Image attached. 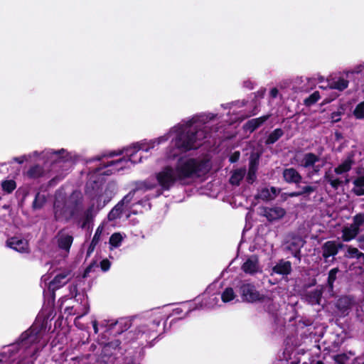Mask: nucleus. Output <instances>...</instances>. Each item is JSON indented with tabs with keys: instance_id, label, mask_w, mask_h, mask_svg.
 Segmentation results:
<instances>
[{
	"instance_id": "45",
	"label": "nucleus",
	"mask_w": 364,
	"mask_h": 364,
	"mask_svg": "<svg viewBox=\"0 0 364 364\" xmlns=\"http://www.w3.org/2000/svg\"><path fill=\"white\" fill-rule=\"evenodd\" d=\"M342 239L345 242H349L356 237L354 235L351 228L346 227L342 230Z\"/></svg>"
},
{
	"instance_id": "9",
	"label": "nucleus",
	"mask_w": 364,
	"mask_h": 364,
	"mask_svg": "<svg viewBox=\"0 0 364 364\" xmlns=\"http://www.w3.org/2000/svg\"><path fill=\"white\" fill-rule=\"evenodd\" d=\"M261 209L262 215L265 217L269 223L279 220L287 214L286 210L279 206L262 207Z\"/></svg>"
},
{
	"instance_id": "23",
	"label": "nucleus",
	"mask_w": 364,
	"mask_h": 364,
	"mask_svg": "<svg viewBox=\"0 0 364 364\" xmlns=\"http://www.w3.org/2000/svg\"><path fill=\"white\" fill-rule=\"evenodd\" d=\"M39 333L38 331H36V329L32 327L28 330L24 331L20 336V340L21 343H25L26 344H30L36 342L38 338V334Z\"/></svg>"
},
{
	"instance_id": "62",
	"label": "nucleus",
	"mask_w": 364,
	"mask_h": 364,
	"mask_svg": "<svg viewBox=\"0 0 364 364\" xmlns=\"http://www.w3.org/2000/svg\"><path fill=\"white\" fill-rule=\"evenodd\" d=\"M360 226H355V224H352V225H350V228H351V230H352V231H353V234H354V235H355V237H356V236L359 234V232H360Z\"/></svg>"
},
{
	"instance_id": "39",
	"label": "nucleus",
	"mask_w": 364,
	"mask_h": 364,
	"mask_svg": "<svg viewBox=\"0 0 364 364\" xmlns=\"http://www.w3.org/2000/svg\"><path fill=\"white\" fill-rule=\"evenodd\" d=\"M45 203L46 199L44 196L41 195V193L38 192L33 201L32 208L33 210H40L43 207Z\"/></svg>"
},
{
	"instance_id": "26",
	"label": "nucleus",
	"mask_w": 364,
	"mask_h": 364,
	"mask_svg": "<svg viewBox=\"0 0 364 364\" xmlns=\"http://www.w3.org/2000/svg\"><path fill=\"white\" fill-rule=\"evenodd\" d=\"M284 134V132L281 128H277L273 130L267 137L264 141L266 146H269L276 143Z\"/></svg>"
},
{
	"instance_id": "42",
	"label": "nucleus",
	"mask_w": 364,
	"mask_h": 364,
	"mask_svg": "<svg viewBox=\"0 0 364 364\" xmlns=\"http://www.w3.org/2000/svg\"><path fill=\"white\" fill-rule=\"evenodd\" d=\"M235 298V293L233 291V289L231 287L226 288L221 295V299L223 302L227 303L232 300H233Z\"/></svg>"
},
{
	"instance_id": "41",
	"label": "nucleus",
	"mask_w": 364,
	"mask_h": 364,
	"mask_svg": "<svg viewBox=\"0 0 364 364\" xmlns=\"http://www.w3.org/2000/svg\"><path fill=\"white\" fill-rule=\"evenodd\" d=\"M320 99L318 91H315L304 100V104L306 107H310L316 103Z\"/></svg>"
},
{
	"instance_id": "11",
	"label": "nucleus",
	"mask_w": 364,
	"mask_h": 364,
	"mask_svg": "<svg viewBox=\"0 0 364 364\" xmlns=\"http://www.w3.org/2000/svg\"><path fill=\"white\" fill-rule=\"evenodd\" d=\"M6 246L19 253L30 252L28 242L16 236L8 238L6 241Z\"/></svg>"
},
{
	"instance_id": "47",
	"label": "nucleus",
	"mask_w": 364,
	"mask_h": 364,
	"mask_svg": "<svg viewBox=\"0 0 364 364\" xmlns=\"http://www.w3.org/2000/svg\"><path fill=\"white\" fill-rule=\"evenodd\" d=\"M123 154V151H119L117 152L116 151H112L109 153L108 154H102L101 156H97L95 158L90 159L87 161V162H92L94 161H101L102 158L104 157H112L114 156H119Z\"/></svg>"
},
{
	"instance_id": "49",
	"label": "nucleus",
	"mask_w": 364,
	"mask_h": 364,
	"mask_svg": "<svg viewBox=\"0 0 364 364\" xmlns=\"http://www.w3.org/2000/svg\"><path fill=\"white\" fill-rule=\"evenodd\" d=\"M349 357L346 353L338 354L334 356V361L337 364H346Z\"/></svg>"
},
{
	"instance_id": "64",
	"label": "nucleus",
	"mask_w": 364,
	"mask_h": 364,
	"mask_svg": "<svg viewBox=\"0 0 364 364\" xmlns=\"http://www.w3.org/2000/svg\"><path fill=\"white\" fill-rule=\"evenodd\" d=\"M278 93H279V91H278L277 88L274 87L270 90L269 95H270L271 97L276 98L278 95Z\"/></svg>"
},
{
	"instance_id": "48",
	"label": "nucleus",
	"mask_w": 364,
	"mask_h": 364,
	"mask_svg": "<svg viewBox=\"0 0 364 364\" xmlns=\"http://www.w3.org/2000/svg\"><path fill=\"white\" fill-rule=\"evenodd\" d=\"M303 241H292L288 245L287 249L291 253L294 251H296L299 249H301L304 245Z\"/></svg>"
},
{
	"instance_id": "36",
	"label": "nucleus",
	"mask_w": 364,
	"mask_h": 364,
	"mask_svg": "<svg viewBox=\"0 0 364 364\" xmlns=\"http://www.w3.org/2000/svg\"><path fill=\"white\" fill-rule=\"evenodd\" d=\"M1 186L2 191L7 193H11L16 188V183L14 180H4L1 181Z\"/></svg>"
},
{
	"instance_id": "13",
	"label": "nucleus",
	"mask_w": 364,
	"mask_h": 364,
	"mask_svg": "<svg viewBox=\"0 0 364 364\" xmlns=\"http://www.w3.org/2000/svg\"><path fill=\"white\" fill-rule=\"evenodd\" d=\"M47 174L48 172L39 164L31 166L27 171L23 173L24 176L30 180H37L41 178H44Z\"/></svg>"
},
{
	"instance_id": "53",
	"label": "nucleus",
	"mask_w": 364,
	"mask_h": 364,
	"mask_svg": "<svg viewBox=\"0 0 364 364\" xmlns=\"http://www.w3.org/2000/svg\"><path fill=\"white\" fill-rule=\"evenodd\" d=\"M121 341L119 339H114L110 342H108L106 346L109 348L114 350L120 349Z\"/></svg>"
},
{
	"instance_id": "22",
	"label": "nucleus",
	"mask_w": 364,
	"mask_h": 364,
	"mask_svg": "<svg viewBox=\"0 0 364 364\" xmlns=\"http://www.w3.org/2000/svg\"><path fill=\"white\" fill-rule=\"evenodd\" d=\"M65 151L62 149L58 151H53L50 153L51 157L54 158L52 162V166L53 168L55 167H63L65 164H67L68 160H65L64 159L63 154H65Z\"/></svg>"
},
{
	"instance_id": "57",
	"label": "nucleus",
	"mask_w": 364,
	"mask_h": 364,
	"mask_svg": "<svg viewBox=\"0 0 364 364\" xmlns=\"http://www.w3.org/2000/svg\"><path fill=\"white\" fill-rule=\"evenodd\" d=\"M98 243L94 242L91 241L87 250V257H90V255L94 252L95 247L97 246Z\"/></svg>"
},
{
	"instance_id": "1",
	"label": "nucleus",
	"mask_w": 364,
	"mask_h": 364,
	"mask_svg": "<svg viewBox=\"0 0 364 364\" xmlns=\"http://www.w3.org/2000/svg\"><path fill=\"white\" fill-rule=\"evenodd\" d=\"M208 161L196 158H179L175 166L178 178L183 181L208 172Z\"/></svg>"
},
{
	"instance_id": "31",
	"label": "nucleus",
	"mask_w": 364,
	"mask_h": 364,
	"mask_svg": "<svg viewBox=\"0 0 364 364\" xmlns=\"http://www.w3.org/2000/svg\"><path fill=\"white\" fill-rule=\"evenodd\" d=\"M319 160H320L319 156L316 155L315 154L311 153V152L306 153L304 156V158L302 160V166L304 168L312 167Z\"/></svg>"
},
{
	"instance_id": "10",
	"label": "nucleus",
	"mask_w": 364,
	"mask_h": 364,
	"mask_svg": "<svg viewBox=\"0 0 364 364\" xmlns=\"http://www.w3.org/2000/svg\"><path fill=\"white\" fill-rule=\"evenodd\" d=\"M70 270H65L56 274L48 284V290L52 292V296L55 299V292L56 290L65 286L68 282V277L70 274Z\"/></svg>"
},
{
	"instance_id": "46",
	"label": "nucleus",
	"mask_w": 364,
	"mask_h": 364,
	"mask_svg": "<svg viewBox=\"0 0 364 364\" xmlns=\"http://www.w3.org/2000/svg\"><path fill=\"white\" fill-rule=\"evenodd\" d=\"M361 252H360L356 247H353L352 246H348L347 249V253L346 257H355L357 259H360V255Z\"/></svg>"
},
{
	"instance_id": "60",
	"label": "nucleus",
	"mask_w": 364,
	"mask_h": 364,
	"mask_svg": "<svg viewBox=\"0 0 364 364\" xmlns=\"http://www.w3.org/2000/svg\"><path fill=\"white\" fill-rule=\"evenodd\" d=\"M93 269V264H90L89 266H87L85 269L84 270V272L82 274V278H86L89 276V274L90 272H91V271Z\"/></svg>"
},
{
	"instance_id": "24",
	"label": "nucleus",
	"mask_w": 364,
	"mask_h": 364,
	"mask_svg": "<svg viewBox=\"0 0 364 364\" xmlns=\"http://www.w3.org/2000/svg\"><path fill=\"white\" fill-rule=\"evenodd\" d=\"M353 300L349 296H345L339 298L336 302L337 309L343 314H348L351 308Z\"/></svg>"
},
{
	"instance_id": "43",
	"label": "nucleus",
	"mask_w": 364,
	"mask_h": 364,
	"mask_svg": "<svg viewBox=\"0 0 364 364\" xmlns=\"http://www.w3.org/2000/svg\"><path fill=\"white\" fill-rule=\"evenodd\" d=\"M255 199H262V200L269 201L273 200L274 196H272L268 188H264L255 196Z\"/></svg>"
},
{
	"instance_id": "16",
	"label": "nucleus",
	"mask_w": 364,
	"mask_h": 364,
	"mask_svg": "<svg viewBox=\"0 0 364 364\" xmlns=\"http://www.w3.org/2000/svg\"><path fill=\"white\" fill-rule=\"evenodd\" d=\"M284 181L287 183H295L296 186L302 181V176L294 168H284L282 172Z\"/></svg>"
},
{
	"instance_id": "35",
	"label": "nucleus",
	"mask_w": 364,
	"mask_h": 364,
	"mask_svg": "<svg viewBox=\"0 0 364 364\" xmlns=\"http://www.w3.org/2000/svg\"><path fill=\"white\" fill-rule=\"evenodd\" d=\"M262 298L259 301L264 304V310L269 314H273L277 310L273 299L265 295H263Z\"/></svg>"
},
{
	"instance_id": "12",
	"label": "nucleus",
	"mask_w": 364,
	"mask_h": 364,
	"mask_svg": "<svg viewBox=\"0 0 364 364\" xmlns=\"http://www.w3.org/2000/svg\"><path fill=\"white\" fill-rule=\"evenodd\" d=\"M324 287L323 285L318 286L316 289L312 291H306L303 296L304 300L310 305H319L323 296Z\"/></svg>"
},
{
	"instance_id": "25",
	"label": "nucleus",
	"mask_w": 364,
	"mask_h": 364,
	"mask_svg": "<svg viewBox=\"0 0 364 364\" xmlns=\"http://www.w3.org/2000/svg\"><path fill=\"white\" fill-rule=\"evenodd\" d=\"M117 189V185L114 182H109L105 189H103V203H105V206L111 200L112 197L114 196Z\"/></svg>"
},
{
	"instance_id": "3",
	"label": "nucleus",
	"mask_w": 364,
	"mask_h": 364,
	"mask_svg": "<svg viewBox=\"0 0 364 364\" xmlns=\"http://www.w3.org/2000/svg\"><path fill=\"white\" fill-rule=\"evenodd\" d=\"M81 198L73 199L66 203H54V218L56 221H68L77 215L82 209Z\"/></svg>"
},
{
	"instance_id": "17",
	"label": "nucleus",
	"mask_w": 364,
	"mask_h": 364,
	"mask_svg": "<svg viewBox=\"0 0 364 364\" xmlns=\"http://www.w3.org/2000/svg\"><path fill=\"white\" fill-rule=\"evenodd\" d=\"M242 270L249 274H255L259 271V259L257 256L252 255L247 258L242 264Z\"/></svg>"
},
{
	"instance_id": "8",
	"label": "nucleus",
	"mask_w": 364,
	"mask_h": 364,
	"mask_svg": "<svg viewBox=\"0 0 364 364\" xmlns=\"http://www.w3.org/2000/svg\"><path fill=\"white\" fill-rule=\"evenodd\" d=\"M240 292L243 301L254 303L262 299L264 294H259L253 284L245 283L240 286Z\"/></svg>"
},
{
	"instance_id": "58",
	"label": "nucleus",
	"mask_w": 364,
	"mask_h": 364,
	"mask_svg": "<svg viewBox=\"0 0 364 364\" xmlns=\"http://www.w3.org/2000/svg\"><path fill=\"white\" fill-rule=\"evenodd\" d=\"M240 152L239 151H235L234 152L230 157V163H235V162H237L240 158Z\"/></svg>"
},
{
	"instance_id": "56",
	"label": "nucleus",
	"mask_w": 364,
	"mask_h": 364,
	"mask_svg": "<svg viewBox=\"0 0 364 364\" xmlns=\"http://www.w3.org/2000/svg\"><path fill=\"white\" fill-rule=\"evenodd\" d=\"M341 112H333L331 114V119L333 122H338L341 121Z\"/></svg>"
},
{
	"instance_id": "63",
	"label": "nucleus",
	"mask_w": 364,
	"mask_h": 364,
	"mask_svg": "<svg viewBox=\"0 0 364 364\" xmlns=\"http://www.w3.org/2000/svg\"><path fill=\"white\" fill-rule=\"evenodd\" d=\"M291 255L298 259L299 262H301V249L297 250L296 251H294L291 252Z\"/></svg>"
},
{
	"instance_id": "20",
	"label": "nucleus",
	"mask_w": 364,
	"mask_h": 364,
	"mask_svg": "<svg viewBox=\"0 0 364 364\" xmlns=\"http://www.w3.org/2000/svg\"><path fill=\"white\" fill-rule=\"evenodd\" d=\"M272 272L279 275H288L291 272V263L289 261L280 260L272 268Z\"/></svg>"
},
{
	"instance_id": "33",
	"label": "nucleus",
	"mask_w": 364,
	"mask_h": 364,
	"mask_svg": "<svg viewBox=\"0 0 364 364\" xmlns=\"http://www.w3.org/2000/svg\"><path fill=\"white\" fill-rule=\"evenodd\" d=\"M245 174V169H237L231 175L229 182L233 186H239Z\"/></svg>"
},
{
	"instance_id": "2",
	"label": "nucleus",
	"mask_w": 364,
	"mask_h": 364,
	"mask_svg": "<svg viewBox=\"0 0 364 364\" xmlns=\"http://www.w3.org/2000/svg\"><path fill=\"white\" fill-rule=\"evenodd\" d=\"M205 138L206 132L203 129L191 126L176 136L175 146L183 152L196 150L202 145V141Z\"/></svg>"
},
{
	"instance_id": "50",
	"label": "nucleus",
	"mask_w": 364,
	"mask_h": 364,
	"mask_svg": "<svg viewBox=\"0 0 364 364\" xmlns=\"http://www.w3.org/2000/svg\"><path fill=\"white\" fill-rule=\"evenodd\" d=\"M355 226H361L364 224V213L356 214L353 217V223Z\"/></svg>"
},
{
	"instance_id": "40",
	"label": "nucleus",
	"mask_w": 364,
	"mask_h": 364,
	"mask_svg": "<svg viewBox=\"0 0 364 364\" xmlns=\"http://www.w3.org/2000/svg\"><path fill=\"white\" fill-rule=\"evenodd\" d=\"M123 237L119 232L113 233L109 240V243L114 247H119L122 242Z\"/></svg>"
},
{
	"instance_id": "55",
	"label": "nucleus",
	"mask_w": 364,
	"mask_h": 364,
	"mask_svg": "<svg viewBox=\"0 0 364 364\" xmlns=\"http://www.w3.org/2000/svg\"><path fill=\"white\" fill-rule=\"evenodd\" d=\"M111 262L107 259H104L100 262V267L103 272H107L109 269Z\"/></svg>"
},
{
	"instance_id": "37",
	"label": "nucleus",
	"mask_w": 364,
	"mask_h": 364,
	"mask_svg": "<svg viewBox=\"0 0 364 364\" xmlns=\"http://www.w3.org/2000/svg\"><path fill=\"white\" fill-rule=\"evenodd\" d=\"M155 187H156V184L151 183L146 181H139V182L136 183V186L133 190L136 193V191H146L149 190H152Z\"/></svg>"
},
{
	"instance_id": "6",
	"label": "nucleus",
	"mask_w": 364,
	"mask_h": 364,
	"mask_svg": "<svg viewBox=\"0 0 364 364\" xmlns=\"http://www.w3.org/2000/svg\"><path fill=\"white\" fill-rule=\"evenodd\" d=\"M141 149V147L139 144H134L132 147H129L126 149V154L129 156L128 161L135 163L133 161L134 156ZM127 159L125 157H122L117 160L111 161L107 164H104L102 166H99L94 168L91 172L94 174H99L101 176H110L113 173V171L112 169H108L105 171L101 172V171L107 167L113 166L115 165L121 164L123 162H127Z\"/></svg>"
},
{
	"instance_id": "18",
	"label": "nucleus",
	"mask_w": 364,
	"mask_h": 364,
	"mask_svg": "<svg viewBox=\"0 0 364 364\" xmlns=\"http://www.w3.org/2000/svg\"><path fill=\"white\" fill-rule=\"evenodd\" d=\"M343 247L342 244L336 245L335 241H327L322 245V256L328 259L338 254V250Z\"/></svg>"
},
{
	"instance_id": "15",
	"label": "nucleus",
	"mask_w": 364,
	"mask_h": 364,
	"mask_svg": "<svg viewBox=\"0 0 364 364\" xmlns=\"http://www.w3.org/2000/svg\"><path fill=\"white\" fill-rule=\"evenodd\" d=\"M355 152L351 151L347 154L345 160L334 168V172L341 175L348 172L352 168V166L355 164Z\"/></svg>"
},
{
	"instance_id": "19",
	"label": "nucleus",
	"mask_w": 364,
	"mask_h": 364,
	"mask_svg": "<svg viewBox=\"0 0 364 364\" xmlns=\"http://www.w3.org/2000/svg\"><path fill=\"white\" fill-rule=\"evenodd\" d=\"M259 165V156H251L249 162V168L246 181L248 183L252 184L257 179L256 172Z\"/></svg>"
},
{
	"instance_id": "44",
	"label": "nucleus",
	"mask_w": 364,
	"mask_h": 364,
	"mask_svg": "<svg viewBox=\"0 0 364 364\" xmlns=\"http://www.w3.org/2000/svg\"><path fill=\"white\" fill-rule=\"evenodd\" d=\"M353 115L358 119H364V100L356 105Z\"/></svg>"
},
{
	"instance_id": "54",
	"label": "nucleus",
	"mask_w": 364,
	"mask_h": 364,
	"mask_svg": "<svg viewBox=\"0 0 364 364\" xmlns=\"http://www.w3.org/2000/svg\"><path fill=\"white\" fill-rule=\"evenodd\" d=\"M134 193H135V192L134 191V190H132L119 203H122L123 206L125 203L127 204V203H130L134 197Z\"/></svg>"
},
{
	"instance_id": "61",
	"label": "nucleus",
	"mask_w": 364,
	"mask_h": 364,
	"mask_svg": "<svg viewBox=\"0 0 364 364\" xmlns=\"http://www.w3.org/2000/svg\"><path fill=\"white\" fill-rule=\"evenodd\" d=\"M63 178V176H57L53 177V178H51L49 181V185L52 186V185L55 184L57 182L62 180Z\"/></svg>"
},
{
	"instance_id": "28",
	"label": "nucleus",
	"mask_w": 364,
	"mask_h": 364,
	"mask_svg": "<svg viewBox=\"0 0 364 364\" xmlns=\"http://www.w3.org/2000/svg\"><path fill=\"white\" fill-rule=\"evenodd\" d=\"M300 188L298 191H294L288 193V196L291 198L299 197V196H305L306 195H309L316 191V187L312 186H300L299 184L296 186Z\"/></svg>"
},
{
	"instance_id": "4",
	"label": "nucleus",
	"mask_w": 364,
	"mask_h": 364,
	"mask_svg": "<svg viewBox=\"0 0 364 364\" xmlns=\"http://www.w3.org/2000/svg\"><path fill=\"white\" fill-rule=\"evenodd\" d=\"M150 326H139L134 331H129L127 333V338L132 342H137L139 346H146L157 337V332L152 330Z\"/></svg>"
},
{
	"instance_id": "7",
	"label": "nucleus",
	"mask_w": 364,
	"mask_h": 364,
	"mask_svg": "<svg viewBox=\"0 0 364 364\" xmlns=\"http://www.w3.org/2000/svg\"><path fill=\"white\" fill-rule=\"evenodd\" d=\"M85 195L93 201L96 202L98 209L105 207L103 203V184L97 181H92L87 183L85 190Z\"/></svg>"
},
{
	"instance_id": "32",
	"label": "nucleus",
	"mask_w": 364,
	"mask_h": 364,
	"mask_svg": "<svg viewBox=\"0 0 364 364\" xmlns=\"http://www.w3.org/2000/svg\"><path fill=\"white\" fill-rule=\"evenodd\" d=\"M124 210L122 203H118L109 213L108 220L110 221L115 220L116 219L120 218Z\"/></svg>"
},
{
	"instance_id": "30",
	"label": "nucleus",
	"mask_w": 364,
	"mask_h": 364,
	"mask_svg": "<svg viewBox=\"0 0 364 364\" xmlns=\"http://www.w3.org/2000/svg\"><path fill=\"white\" fill-rule=\"evenodd\" d=\"M353 193L357 196H364V176L357 177L353 182Z\"/></svg>"
},
{
	"instance_id": "5",
	"label": "nucleus",
	"mask_w": 364,
	"mask_h": 364,
	"mask_svg": "<svg viewBox=\"0 0 364 364\" xmlns=\"http://www.w3.org/2000/svg\"><path fill=\"white\" fill-rule=\"evenodd\" d=\"M156 179L163 191H169L178 181H180L175 168L168 165L156 173Z\"/></svg>"
},
{
	"instance_id": "52",
	"label": "nucleus",
	"mask_w": 364,
	"mask_h": 364,
	"mask_svg": "<svg viewBox=\"0 0 364 364\" xmlns=\"http://www.w3.org/2000/svg\"><path fill=\"white\" fill-rule=\"evenodd\" d=\"M102 230H103V228L102 226H99L96 229L95 235L91 241L96 242V243H99V242L100 240L101 235L102 233Z\"/></svg>"
},
{
	"instance_id": "59",
	"label": "nucleus",
	"mask_w": 364,
	"mask_h": 364,
	"mask_svg": "<svg viewBox=\"0 0 364 364\" xmlns=\"http://www.w3.org/2000/svg\"><path fill=\"white\" fill-rule=\"evenodd\" d=\"M316 284H317V280H316V278H312V279L310 280V282H309V283L305 284L304 285V289H309V288H311V287H312L316 286Z\"/></svg>"
},
{
	"instance_id": "34",
	"label": "nucleus",
	"mask_w": 364,
	"mask_h": 364,
	"mask_svg": "<svg viewBox=\"0 0 364 364\" xmlns=\"http://www.w3.org/2000/svg\"><path fill=\"white\" fill-rule=\"evenodd\" d=\"M323 178L331 185V186L334 190H337L339 188V186H341L343 183L339 178H333V176L330 171H327L325 172Z\"/></svg>"
},
{
	"instance_id": "14",
	"label": "nucleus",
	"mask_w": 364,
	"mask_h": 364,
	"mask_svg": "<svg viewBox=\"0 0 364 364\" xmlns=\"http://www.w3.org/2000/svg\"><path fill=\"white\" fill-rule=\"evenodd\" d=\"M270 117L271 114H265L257 118L251 119L243 124V129L245 132L252 133L266 122Z\"/></svg>"
},
{
	"instance_id": "27",
	"label": "nucleus",
	"mask_w": 364,
	"mask_h": 364,
	"mask_svg": "<svg viewBox=\"0 0 364 364\" xmlns=\"http://www.w3.org/2000/svg\"><path fill=\"white\" fill-rule=\"evenodd\" d=\"M73 242V237L70 235H60L58 239V245L60 249L68 251Z\"/></svg>"
},
{
	"instance_id": "51",
	"label": "nucleus",
	"mask_w": 364,
	"mask_h": 364,
	"mask_svg": "<svg viewBox=\"0 0 364 364\" xmlns=\"http://www.w3.org/2000/svg\"><path fill=\"white\" fill-rule=\"evenodd\" d=\"M94 207V204H92V205L89 208L85 213V218L82 224V228H85V225H87V223H88L90 222V220L92 219V208Z\"/></svg>"
},
{
	"instance_id": "38",
	"label": "nucleus",
	"mask_w": 364,
	"mask_h": 364,
	"mask_svg": "<svg viewBox=\"0 0 364 364\" xmlns=\"http://www.w3.org/2000/svg\"><path fill=\"white\" fill-rule=\"evenodd\" d=\"M338 272H339V269L338 267L333 268L328 272V279H327V286L330 291L333 290V287H334L333 284H334L335 281L336 280V278H337L336 275L338 273Z\"/></svg>"
},
{
	"instance_id": "29",
	"label": "nucleus",
	"mask_w": 364,
	"mask_h": 364,
	"mask_svg": "<svg viewBox=\"0 0 364 364\" xmlns=\"http://www.w3.org/2000/svg\"><path fill=\"white\" fill-rule=\"evenodd\" d=\"M348 80L343 77H339L337 80H332L331 81H328V86L331 89L343 91L345 89L348 87Z\"/></svg>"
},
{
	"instance_id": "21",
	"label": "nucleus",
	"mask_w": 364,
	"mask_h": 364,
	"mask_svg": "<svg viewBox=\"0 0 364 364\" xmlns=\"http://www.w3.org/2000/svg\"><path fill=\"white\" fill-rule=\"evenodd\" d=\"M132 326L131 321L127 318H120L109 325L110 329H116V333L121 334L127 331Z\"/></svg>"
}]
</instances>
